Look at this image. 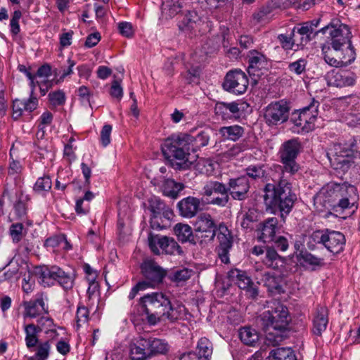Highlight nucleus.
<instances>
[{"label":"nucleus","mask_w":360,"mask_h":360,"mask_svg":"<svg viewBox=\"0 0 360 360\" xmlns=\"http://www.w3.org/2000/svg\"><path fill=\"white\" fill-rule=\"evenodd\" d=\"M328 31V45L322 46L324 59L333 66L340 64L347 65L354 61L356 53L352 45V33L345 24L330 25L326 27Z\"/></svg>","instance_id":"nucleus-1"},{"label":"nucleus","mask_w":360,"mask_h":360,"mask_svg":"<svg viewBox=\"0 0 360 360\" xmlns=\"http://www.w3.org/2000/svg\"><path fill=\"white\" fill-rule=\"evenodd\" d=\"M357 198L355 186L347 182L338 184L333 181L323 186L315 195L314 204L319 210L335 207L345 210L353 205Z\"/></svg>","instance_id":"nucleus-2"},{"label":"nucleus","mask_w":360,"mask_h":360,"mask_svg":"<svg viewBox=\"0 0 360 360\" xmlns=\"http://www.w3.org/2000/svg\"><path fill=\"white\" fill-rule=\"evenodd\" d=\"M264 191L266 205L278 209L281 212L283 221H285L297 199L296 195L292 191L290 184L286 180L281 179L277 186L267 184Z\"/></svg>","instance_id":"nucleus-3"},{"label":"nucleus","mask_w":360,"mask_h":360,"mask_svg":"<svg viewBox=\"0 0 360 360\" xmlns=\"http://www.w3.org/2000/svg\"><path fill=\"white\" fill-rule=\"evenodd\" d=\"M189 134H172L166 139L162 145V151L167 159L177 160L179 169H186L192 165L190 160V147L188 146Z\"/></svg>","instance_id":"nucleus-4"},{"label":"nucleus","mask_w":360,"mask_h":360,"mask_svg":"<svg viewBox=\"0 0 360 360\" xmlns=\"http://www.w3.org/2000/svg\"><path fill=\"white\" fill-rule=\"evenodd\" d=\"M141 303L145 312L162 314L170 322H175L180 317L179 310L172 307L170 300L162 292L146 294L141 298Z\"/></svg>","instance_id":"nucleus-5"},{"label":"nucleus","mask_w":360,"mask_h":360,"mask_svg":"<svg viewBox=\"0 0 360 360\" xmlns=\"http://www.w3.org/2000/svg\"><path fill=\"white\" fill-rule=\"evenodd\" d=\"M34 274L38 282L44 287H50L58 283L65 290L73 288L74 277L58 266H37L34 269Z\"/></svg>","instance_id":"nucleus-6"},{"label":"nucleus","mask_w":360,"mask_h":360,"mask_svg":"<svg viewBox=\"0 0 360 360\" xmlns=\"http://www.w3.org/2000/svg\"><path fill=\"white\" fill-rule=\"evenodd\" d=\"M260 316L262 325L264 330L273 329L283 331L288 328L290 321L288 308L278 302H273Z\"/></svg>","instance_id":"nucleus-7"},{"label":"nucleus","mask_w":360,"mask_h":360,"mask_svg":"<svg viewBox=\"0 0 360 360\" xmlns=\"http://www.w3.org/2000/svg\"><path fill=\"white\" fill-rule=\"evenodd\" d=\"M355 150L353 142L350 143V148L340 143H334L327 152L331 167L340 174L346 172L353 162V158H360V151L357 155L358 152Z\"/></svg>","instance_id":"nucleus-8"},{"label":"nucleus","mask_w":360,"mask_h":360,"mask_svg":"<svg viewBox=\"0 0 360 360\" xmlns=\"http://www.w3.org/2000/svg\"><path fill=\"white\" fill-rule=\"evenodd\" d=\"M300 148V143L295 139L288 140L283 143L280 150V158L283 165L284 172L294 174L299 170L300 167L295 160Z\"/></svg>","instance_id":"nucleus-9"},{"label":"nucleus","mask_w":360,"mask_h":360,"mask_svg":"<svg viewBox=\"0 0 360 360\" xmlns=\"http://www.w3.org/2000/svg\"><path fill=\"white\" fill-rule=\"evenodd\" d=\"M249 104L242 100L231 102H217L215 114L224 120H237L243 117L249 110Z\"/></svg>","instance_id":"nucleus-10"},{"label":"nucleus","mask_w":360,"mask_h":360,"mask_svg":"<svg viewBox=\"0 0 360 360\" xmlns=\"http://www.w3.org/2000/svg\"><path fill=\"white\" fill-rule=\"evenodd\" d=\"M202 194L204 196L212 197L208 203L221 207H225L229 200L227 186L217 181H207L203 186Z\"/></svg>","instance_id":"nucleus-11"},{"label":"nucleus","mask_w":360,"mask_h":360,"mask_svg":"<svg viewBox=\"0 0 360 360\" xmlns=\"http://www.w3.org/2000/svg\"><path fill=\"white\" fill-rule=\"evenodd\" d=\"M290 107L284 100L272 102L264 110V120L269 126L278 125L286 122L289 117Z\"/></svg>","instance_id":"nucleus-12"},{"label":"nucleus","mask_w":360,"mask_h":360,"mask_svg":"<svg viewBox=\"0 0 360 360\" xmlns=\"http://www.w3.org/2000/svg\"><path fill=\"white\" fill-rule=\"evenodd\" d=\"M248 84V78L245 73L240 70H235L226 74L223 86L226 91L240 95L246 91Z\"/></svg>","instance_id":"nucleus-13"},{"label":"nucleus","mask_w":360,"mask_h":360,"mask_svg":"<svg viewBox=\"0 0 360 360\" xmlns=\"http://www.w3.org/2000/svg\"><path fill=\"white\" fill-rule=\"evenodd\" d=\"M149 247L156 254L165 252L174 255L180 252V247L174 238L160 235H150L148 238Z\"/></svg>","instance_id":"nucleus-14"},{"label":"nucleus","mask_w":360,"mask_h":360,"mask_svg":"<svg viewBox=\"0 0 360 360\" xmlns=\"http://www.w3.org/2000/svg\"><path fill=\"white\" fill-rule=\"evenodd\" d=\"M228 278L237 284L240 289L245 290L246 295L249 298L255 299L258 296V288L252 281L247 272L238 269H231L228 272Z\"/></svg>","instance_id":"nucleus-15"},{"label":"nucleus","mask_w":360,"mask_h":360,"mask_svg":"<svg viewBox=\"0 0 360 360\" xmlns=\"http://www.w3.org/2000/svg\"><path fill=\"white\" fill-rule=\"evenodd\" d=\"M217 239L219 245L217 248L218 256L224 264L229 263V252L233 243V237L231 231L223 224H219Z\"/></svg>","instance_id":"nucleus-16"},{"label":"nucleus","mask_w":360,"mask_h":360,"mask_svg":"<svg viewBox=\"0 0 360 360\" xmlns=\"http://www.w3.org/2000/svg\"><path fill=\"white\" fill-rule=\"evenodd\" d=\"M319 101L313 98L309 105L300 110L298 120L295 121V124L306 131L312 130L314 127V121L319 114Z\"/></svg>","instance_id":"nucleus-17"},{"label":"nucleus","mask_w":360,"mask_h":360,"mask_svg":"<svg viewBox=\"0 0 360 360\" xmlns=\"http://www.w3.org/2000/svg\"><path fill=\"white\" fill-rule=\"evenodd\" d=\"M229 195L233 200L242 201L248 198L250 188V182L245 175L238 178L230 179L229 181Z\"/></svg>","instance_id":"nucleus-18"},{"label":"nucleus","mask_w":360,"mask_h":360,"mask_svg":"<svg viewBox=\"0 0 360 360\" xmlns=\"http://www.w3.org/2000/svg\"><path fill=\"white\" fill-rule=\"evenodd\" d=\"M326 79L329 86L341 88L354 85L356 76L351 72L333 69L326 74Z\"/></svg>","instance_id":"nucleus-19"},{"label":"nucleus","mask_w":360,"mask_h":360,"mask_svg":"<svg viewBox=\"0 0 360 360\" xmlns=\"http://www.w3.org/2000/svg\"><path fill=\"white\" fill-rule=\"evenodd\" d=\"M141 271L147 283V287H155L162 281L165 271L153 262H145L141 265Z\"/></svg>","instance_id":"nucleus-20"},{"label":"nucleus","mask_w":360,"mask_h":360,"mask_svg":"<svg viewBox=\"0 0 360 360\" xmlns=\"http://www.w3.org/2000/svg\"><path fill=\"white\" fill-rule=\"evenodd\" d=\"M45 300H46V296L43 293H40L37 294L34 300L23 302L24 316L34 319L44 313L46 314L48 310Z\"/></svg>","instance_id":"nucleus-21"},{"label":"nucleus","mask_w":360,"mask_h":360,"mask_svg":"<svg viewBox=\"0 0 360 360\" xmlns=\"http://www.w3.org/2000/svg\"><path fill=\"white\" fill-rule=\"evenodd\" d=\"M207 58L206 54L202 53L201 50L195 51L191 56L188 70L184 75L185 82L191 84L196 82L200 72V64L204 63Z\"/></svg>","instance_id":"nucleus-22"},{"label":"nucleus","mask_w":360,"mask_h":360,"mask_svg":"<svg viewBox=\"0 0 360 360\" xmlns=\"http://www.w3.org/2000/svg\"><path fill=\"white\" fill-rule=\"evenodd\" d=\"M268 61L265 56L256 51L250 52L249 56L248 74L250 76L260 77L263 75V70L268 69Z\"/></svg>","instance_id":"nucleus-23"},{"label":"nucleus","mask_w":360,"mask_h":360,"mask_svg":"<svg viewBox=\"0 0 360 360\" xmlns=\"http://www.w3.org/2000/svg\"><path fill=\"white\" fill-rule=\"evenodd\" d=\"M195 230L197 232L205 233V237L212 240L216 235V224L208 213H202L198 216L194 224Z\"/></svg>","instance_id":"nucleus-24"},{"label":"nucleus","mask_w":360,"mask_h":360,"mask_svg":"<svg viewBox=\"0 0 360 360\" xmlns=\"http://www.w3.org/2000/svg\"><path fill=\"white\" fill-rule=\"evenodd\" d=\"M328 323V310L325 306H319L314 311L311 331L316 336H321Z\"/></svg>","instance_id":"nucleus-25"},{"label":"nucleus","mask_w":360,"mask_h":360,"mask_svg":"<svg viewBox=\"0 0 360 360\" xmlns=\"http://www.w3.org/2000/svg\"><path fill=\"white\" fill-rule=\"evenodd\" d=\"M177 208L181 217L191 219L200 210V200L197 198L188 196L177 203Z\"/></svg>","instance_id":"nucleus-26"},{"label":"nucleus","mask_w":360,"mask_h":360,"mask_svg":"<svg viewBox=\"0 0 360 360\" xmlns=\"http://www.w3.org/2000/svg\"><path fill=\"white\" fill-rule=\"evenodd\" d=\"M326 235L323 245L329 252L338 254L343 250L345 238L342 233L327 229Z\"/></svg>","instance_id":"nucleus-27"},{"label":"nucleus","mask_w":360,"mask_h":360,"mask_svg":"<svg viewBox=\"0 0 360 360\" xmlns=\"http://www.w3.org/2000/svg\"><path fill=\"white\" fill-rule=\"evenodd\" d=\"M278 219L276 217H270L266 219L260 226L261 234L259 239L264 243H270L275 240L276 233L278 229Z\"/></svg>","instance_id":"nucleus-28"},{"label":"nucleus","mask_w":360,"mask_h":360,"mask_svg":"<svg viewBox=\"0 0 360 360\" xmlns=\"http://www.w3.org/2000/svg\"><path fill=\"white\" fill-rule=\"evenodd\" d=\"M148 339L139 338L130 345L131 360H146L150 357Z\"/></svg>","instance_id":"nucleus-29"},{"label":"nucleus","mask_w":360,"mask_h":360,"mask_svg":"<svg viewBox=\"0 0 360 360\" xmlns=\"http://www.w3.org/2000/svg\"><path fill=\"white\" fill-rule=\"evenodd\" d=\"M165 204L158 197L153 196L148 200V209L152 214L150 224L153 229H162L158 222L160 211H162Z\"/></svg>","instance_id":"nucleus-30"},{"label":"nucleus","mask_w":360,"mask_h":360,"mask_svg":"<svg viewBox=\"0 0 360 360\" xmlns=\"http://www.w3.org/2000/svg\"><path fill=\"white\" fill-rule=\"evenodd\" d=\"M184 188V186L181 183H178L173 179H165L161 186L160 189L162 193L172 198H177L179 192Z\"/></svg>","instance_id":"nucleus-31"},{"label":"nucleus","mask_w":360,"mask_h":360,"mask_svg":"<svg viewBox=\"0 0 360 360\" xmlns=\"http://www.w3.org/2000/svg\"><path fill=\"white\" fill-rule=\"evenodd\" d=\"M23 329L25 334V342L26 347L28 349L37 347L39 343L38 335L41 331L32 323L24 324Z\"/></svg>","instance_id":"nucleus-32"},{"label":"nucleus","mask_w":360,"mask_h":360,"mask_svg":"<svg viewBox=\"0 0 360 360\" xmlns=\"http://www.w3.org/2000/svg\"><path fill=\"white\" fill-rule=\"evenodd\" d=\"M148 342L150 357L156 354H165L169 350V345L165 340L150 338L148 339Z\"/></svg>","instance_id":"nucleus-33"},{"label":"nucleus","mask_w":360,"mask_h":360,"mask_svg":"<svg viewBox=\"0 0 360 360\" xmlns=\"http://www.w3.org/2000/svg\"><path fill=\"white\" fill-rule=\"evenodd\" d=\"M210 130H203L198 132L195 136L189 134L188 146L190 149L192 148L194 150L207 146L210 140Z\"/></svg>","instance_id":"nucleus-34"},{"label":"nucleus","mask_w":360,"mask_h":360,"mask_svg":"<svg viewBox=\"0 0 360 360\" xmlns=\"http://www.w3.org/2000/svg\"><path fill=\"white\" fill-rule=\"evenodd\" d=\"M219 134L224 139L236 141L244 134V129L239 125L223 127L219 129Z\"/></svg>","instance_id":"nucleus-35"},{"label":"nucleus","mask_w":360,"mask_h":360,"mask_svg":"<svg viewBox=\"0 0 360 360\" xmlns=\"http://www.w3.org/2000/svg\"><path fill=\"white\" fill-rule=\"evenodd\" d=\"M269 360H297L293 350L290 347L272 349L269 354Z\"/></svg>","instance_id":"nucleus-36"},{"label":"nucleus","mask_w":360,"mask_h":360,"mask_svg":"<svg viewBox=\"0 0 360 360\" xmlns=\"http://www.w3.org/2000/svg\"><path fill=\"white\" fill-rule=\"evenodd\" d=\"M174 231L178 240L182 243L191 242L194 240L192 229L188 224H176Z\"/></svg>","instance_id":"nucleus-37"},{"label":"nucleus","mask_w":360,"mask_h":360,"mask_svg":"<svg viewBox=\"0 0 360 360\" xmlns=\"http://www.w3.org/2000/svg\"><path fill=\"white\" fill-rule=\"evenodd\" d=\"M198 16L194 11H188L179 24V27L184 32H192L196 27Z\"/></svg>","instance_id":"nucleus-38"},{"label":"nucleus","mask_w":360,"mask_h":360,"mask_svg":"<svg viewBox=\"0 0 360 360\" xmlns=\"http://www.w3.org/2000/svg\"><path fill=\"white\" fill-rule=\"evenodd\" d=\"M261 281L270 292L279 291L281 288V278L280 276H276L274 273L267 272L264 274Z\"/></svg>","instance_id":"nucleus-39"},{"label":"nucleus","mask_w":360,"mask_h":360,"mask_svg":"<svg viewBox=\"0 0 360 360\" xmlns=\"http://www.w3.org/2000/svg\"><path fill=\"white\" fill-rule=\"evenodd\" d=\"M239 337L241 341L249 346H254L259 340V335L256 330L250 327H243L239 331Z\"/></svg>","instance_id":"nucleus-40"},{"label":"nucleus","mask_w":360,"mask_h":360,"mask_svg":"<svg viewBox=\"0 0 360 360\" xmlns=\"http://www.w3.org/2000/svg\"><path fill=\"white\" fill-rule=\"evenodd\" d=\"M183 8L182 0H167L162 4V12L167 18H173L177 15Z\"/></svg>","instance_id":"nucleus-41"},{"label":"nucleus","mask_w":360,"mask_h":360,"mask_svg":"<svg viewBox=\"0 0 360 360\" xmlns=\"http://www.w3.org/2000/svg\"><path fill=\"white\" fill-rule=\"evenodd\" d=\"M48 99L51 109L63 106L66 102V95L63 90L52 91L48 94Z\"/></svg>","instance_id":"nucleus-42"},{"label":"nucleus","mask_w":360,"mask_h":360,"mask_svg":"<svg viewBox=\"0 0 360 360\" xmlns=\"http://www.w3.org/2000/svg\"><path fill=\"white\" fill-rule=\"evenodd\" d=\"M238 220L240 221L242 228L252 229L253 224L257 221V214L255 210L250 209L248 212L241 213L238 217Z\"/></svg>","instance_id":"nucleus-43"},{"label":"nucleus","mask_w":360,"mask_h":360,"mask_svg":"<svg viewBox=\"0 0 360 360\" xmlns=\"http://www.w3.org/2000/svg\"><path fill=\"white\" fill-rule=\"evenodd\" d=\"M216 165L217 163L210 158H200L195 167L200 173L210 176L215 170Z\"/></svg>","instance_id":"nucleus-44"},{"label":"nucleus","mask_w":360,"mask_h":360,"mask_svg":"<svg viewBox=\"0 0 360 360\" xmlns=\"http://www.w3.org/2000/svg\"><path fill=\"white\" fill-rule=\"evenodd\" d=\"M265 167L262 164L251 165L245 169L246 176L254 180L263 179L266 175Z\"/></svg>","instance_id":"nucleus-45"},{"label":"nucleus","mask_w":360,"mask_h":360,"mask_svg":"<svg viewBox=\"0 0 360 360\" xmlns=\"http://www.w3.org/2000/svg\"><path fill=\"white\" fill-rule=\"evenodd\" d=\"M198 355L203 360H207L212 354V343L206 338H202L199 340L197 345Z\"/></svg>","instance_id":"nucleus-46"},{"label":"nucleus","mask_w":360,"mask_h":360,"mask_svg":"<svg viewBox=\"0 0 360 360\" xmlns=\"http://www.w3.org/2000/svg\"><path fill=\"white\" fill-rule=\"evenodd\" d=\"M261 259L266 266L275 269L278 266V261L280 260L281 257L275 249L268 248L264 257H262Z\"/></svg>","instance_id":"nucleus-47"},{"label":"nucleus","mask_w":360,"mask_h":360,"mask_svg":"<svg viewBox=\"0 0 360 360\" xmlns=\"http://www.w3.org/2000/svg\"><path fill=\"white\" fill-rule=\"evenodd\" d=\"M295 27L292 30V32L290 36L287 34H281L278 36V39L281 44V46L285 50H291L293 49L294 46L299 43L296 39L297 35L295 33Z\"/></svg>","instance_id":"nucleus-48"},{"label":"nucleus","mask_w":360,"mask_h":360,"mask_svg":"<svg viewBox=\"0 0 360 360\" xmlns=\"http://www.w3.org/2000/svg\"><path fill=\"white\" fill-rule=\"evenodd\" d=\"M326 230H316L313 231L309 236L307 240V246L309 249H314L316 245L322 244L323 245L325 237H326Z\"/></svg>","instance_id":"nucleus-49"},{"label":"nucleus","mask_w":360,"mask_h":360,"mask_svg":"<svg viewBox=\"0 0 360 360\" xmlns=\"http://www.w3.org/2000/svg\"><path fill=\"white\" fill-rule=\"evenodd\" d=\"M300 261L304 266H319L323 263V259L308 252H302L300 254Z\"/></svg>","instance_id":"nucleus-50"},{"label":"nucleus","mask_w":360,"mask_h":360,"mask_svg":"<svg viewBox=\"0 0 360 360\" xmlns=\"http://www.w3.org/2000/svg\"><path fill=\"white\" fill-rule=\"evenodd\" d=\"M52 182L49 176H44L37 179L34 191L39 194H44L51 188Z\"/></svg>","instance_id":"nucleus-51"},{"label":"nucleus","mask_w":360,"mask_h":360,"mask_svg":"<svg viewBox=\"0 0 360 360\" xmlns=\"http://www.w3.org/2000/svg\"><path fill=\"white\" fill-rule=\"evenodd\" d=\"M313 33V27L309 22L303 23L300 28L297 29V34L300 35V42L297 44V46H302L307 44L309 40V36Z\"/></svg>","instance_id":"nucleus-52"},{"label":"nucleus","mask_w":360,"mask_h":360,"mask_svg":"<svg viewBox=\"0 0 360 360\" xmlns=\"http://www.w3.org/2000/svg\"><path fill=\"white\" fill-rule=\"evenodd\" d=\"M273 11V7L270 4H266L261 7L258 11L254 13L253 19L257 22H262L270 18Z\"/></svg>","instance_id":"nucleus-53"},{"label":"nucleus","mask_w":360,"mask_h":360,"mask_svg":"<svg viewBox=\"0 0 360 360\" xmlns=\"http://www.w3.org/2000/svg\"><path fill=\"white\" fill-rule=\"evenodd\" d=\"M75 319L77 328L86 323L89 319V311L88 308L83 304H79L77 306Z\"/></svg>","instance_id":"nucleus-54"},{"label":"nucleus","mask_w":360,"mask_h":360,"mask_svg":"<svg viewBox=\"0 0 360 360\" xmlns=\"http://www.w3.org/2000/svg\"><path fill=\"white\" fill-rule=\"evenodd\" d=\"M35 357L37 360H46L49 356L51 345L49 341L38 343Z\"/></svg>","instance_id":"nucleus-55"},{"label":"nucleus","mask_w":360,"mask_h":360,"mask_svg":"<svg viewBox=\"0 0 360 360\" xmlns=\"http://www.w3.org/2000/svg\"><path fill=\"white\" fill-rule=\"evenodd\" d=\"M307 61L305 59L300 58L297 60L288 64V70L293 74L300 75L306 70Z\"/></svg>","instance_id":"nucleus-56"},{"label":"nucleus","mask_w":360,"mask_h":360,"mask_svg":"<svg viewBox=\"0 0 360 360\" xmlns=\"http://www.w3.org/2000/svg\"><path fill=\"white\" fill-rule=\"evenodd\" d=\"M62 243L68 245V243L63 235L54 236L47 238L45 240L44 246L46 248H56L59 247Z\"/></svg>","instance_id":"nucleus-57"},{"label":"nucleus","mask_w":360,"mask_h":360,"mask_svg":"<svg viewBox=\"0 0 360 360\" xmlns=\"http://www.w3.org/2000/svg\"><path fill=\"white\" fill-rule=\"evenodd\" d=\"M22 17V12L19 10L15 11L12 15L10 22L11 32L13 35H17L20 31L19 20Z\"/></svg>","instance_id":"nucleus-58"},{"label":"nucleus","mask_w":360,"mask_h":360,"mask_svg":"<svg viewBox=\"0 0 360 360\" xmlns=\"http://www.w3.org/2000/svg\"><path fill=\"white\" fill-rule=\"evenodd\" d=\"M192 275V271L188 269H182L175 271L172 276V280L176 282H184L191 278Z\"/></svg>","instance_id":"nucleus-59"},{"label":"nucleus","mask_w":360,"mask_h":360,"mask_svg":"<svg viewBox=\"0 0 360 360\" xmlns=\"http://www.w3.org/2000/svg\"><path fill=\"white\" fill-rule=\"evenodd\" d=\"M53 326V320L47 316H39L37 319L35 327L41 332L43 330H51Z\"/></svg>","instance_id":"nucleus-60"},{"label":"nucleus","mask_w":360,"mask_h":360,"mask_svg":"<svg viewBox=\"0 0 360 360\" xmlns=\"http://www.w3.org/2000/svg\"><path fill=\"white\" fill-rule=\"evenodd\" d=\"M23 225L21 223L13 224L10 228V234L14 243L20 241L22 237Z\"/></svg>","instance_id":"nucleus-61"},{"label":"nucleus","mask_w":360,"mask_h":360,"mask_svg":"<svg viewBox=\"0 0 360 360\" xmlns=\"http://www.w3.org/2000/svg\"><path fill=\"white\" fill-rule=\"evenodd\" d=\"M25 110L24 100L15 99L13 102V117L18 119Z\"/></svg>","instance_id":"nucleus-62"},{"label":"nucleus","mask_w":360,"mask_h":360,"mask_svg":"<svg viewBox=\"0 0 360 360\" xmlns=\"http://www.w3.org/2000/svg\"><path fill=\"white\" fill-rule=\"evenodd\" d=\"M111 131V125L105 124L103 127L101 131V142L103 146L106 147L110 143Z\"/></svg>","instance_id":"nucleus-63"},{"label":"nucleus","mask_w":360,"mask_h":360,"mask_svg":"<svg viewBox=\"0 0 360 360\" xmlns=\"http://www.w3.org/2000/svg\"><path fill=\"white\" fill-rule=\"evenodd\" d=\"M118 29L120 34L126 37H131L134 31L130 22H122L118 24Z\"/></svg>","instance_id":"nucleus-64"}]
</instances>
